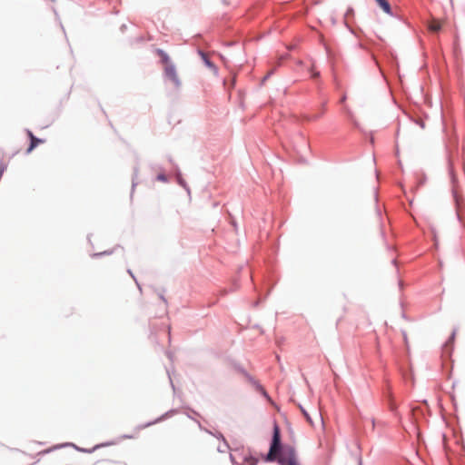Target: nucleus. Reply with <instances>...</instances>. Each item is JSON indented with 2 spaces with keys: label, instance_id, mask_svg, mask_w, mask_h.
Masks as SVG:
<instances>
[{
  "label": "nucleus",
  "instance_id": "8",
  "mask_svg": "<svg viewBox=\"0 0 465 465\" xmlns=\"http://www.w3.org/2000/svg\"><path fill=\"white\" fill-rule=\"evenodd\" d=\"M415 122H416V124H420V127H423L421 118H415Z\"/></svg>",
  "mask_w": 465,
  "mask_h": 465
},
{
  "label": "nucleus",
  "instance_id": "9",
  "mask_svg": "<svg viewBox=\"0 0 465 465\" xmlns=\"http://www.w3.org/2000/svg\"><path fill=\"white\" fill-rule=\"evenodd\" d=\"M159 179H160V180H163V181H164V180H165L164 176H162V175H160V176H159Z\"/></svg>",
  "mask_w": 465,
  "mask_h": 465
},
{
  "label": "nucleus",
  "instance_id": "6",
  "mask_svg": "<svg viewBox=\"0 0 465 465\" xmlns=\"http://www.w3.org/2000/svg\"><path fill=\"white\" fill-rule=\"evenodd\" d=\"M376 2L383 9L384 12L387 14L391 13V5L387 0H376Z\"/></svg>",
  "mask_w": 465,
  "mask_h": 465
},
{
  "label": "nucleus",
  "instance_id": "7",
  "mask_svg": "<svg viewBox=\"0 0 465 465\" xmlns=\"http://www.w3.org/2000/svg\"><path fill=\"white\" fill-rule=\"evenodd\" d=\"M302 412H303L304 416L306 417V419H307L308 422H310L311 424H312V420H311V418H310V416L308 415V413H307L305 411H303V410H302Z\"/></svg>",
  "mask_w": 465,
  "mask_h": 465
},
{
  "label": "nucleus",
  "instance_id": "2",
  "mask_svg": "<svg viewBox=\"0 0 465 465\" xmlns=\"http://www.w3.org/2000/svg\"><path fill=\"white\" fill-rule=\"evenodd\" d=\"M156 53L161 58V63L163 65V72H164L165 76L170 81H172L174 85L180 86L181 81H180L178 74L176 72V68H175L174 64H172L168 54L161 49H158L156 51Z\"/></svg>",
  "mask_w": 465,
  "mask_h": 465
},
{
  "label": "nucleus",
  "instance_id": "10",
  "mask_svg": "<svg viewBox=\"0 0 465 465\" xmlns=\"http://www.w3.org/2000/svg\"><path fill=\"white\" fill-rule=\"evenodd\" d=\"M52 2H54V0H51Z\"/></svg>",
  "mask_w": 465,
  "mask_h": 465
},
{
  "label": "nucleus",
  "instance_id": "1",
  "mask_svg": "<svg viewBox=\"0 0 465 465\" xmlns=\"http://www.w3.org/2000/svg\"><path fill=\"white\" fill-rule=\"evenodd\" d=\"M265 460H277L280 465H299L295 449L292 446H281L280 429L276 424L273 428L272 440Z\"/></svg>",
  "mask_w": 465,
  "mask_h": 465
},
{
  "label": "nucleus",
  "instance_id": "3",
  "mask_svg": "<svg viewBox=\"0 0 465 465\" xmlns=\"http://www.w3.org/2000/svg\"><path fill=\"white\" fill-rule=\"evenodd\" d=\"M27 134L30 137L31 143L27 148L26 153H30L39 143H43V141L36 138L31 131H27Z\"/></svg>",
  "mask_w": 465,
  "mask_h": 465
},
{
  "label": "nucleus",
  "instance_id": "5",
  "mask_svg": "<svg viewBox=\"0 0 465 465\" xmlns=\"http://www.w3.org/2000/svg\"><path fill=\"white\" fill-rule=\"evenodd\" d=\"M200 54H201V56L203 58V61L204 62L205 65L215 72L216 68H215L214 64L211 62V60L209 59L207 54H205L203 52H201Z\"/></svg>",
  "mask_w": 465,
  "mask_h": 465
},
{
  "label": "nucleus",
  "instance_id": "4",
  "mask_svg": "<svg viewBox=\"0 0 465 465\" xmlns=\"http://www.w3.org/2000/svg\"><path fill=\"white\" fill-rule=\"evenodd\" d=\"M441 28V23L438 20H432L429 25V29L432 32H438Z\"/></svg>",
  "mask_w": 465,
  "mask_h": 465
}]
</instances>
